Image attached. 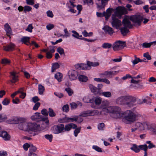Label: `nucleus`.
I'll return each mask as SVG.
<instances>
[{
  "instance_id": "6e6552de",
  "label": "nucleus",
  "mask_w": 156,
  "mask_h": 156,
  "mask_svg": "<svg viewBox=\"0 0 156 156\" xmlns=\"http://www.w3.org/2000/svg\"><path fill=\"white\" fill-rule=\"evenodd\" d=\"M99 113V112L96 110H87L84 111L81 113L80 116L86 117L98 115Z\"/></svg>"
},
{
  "instance_id": "cd10ccee",
  "label": "nucleus",
  "mask_w": 156,
  "mask_h": 156,
  "mask_svg": "<svg viewBox=\"0 0 156 156\" xmlns=\"http://www.w3.org/2000/svg\"><path fill=\"white\" fill-rule=\"evenodd\" d=\"M63 77V75L59 72L55 74V77L59 82L62 81Z\"/></svg>"
},
{
  "instance_id": "7c9ffc66",
  "label": "nucleus",
  "mask_w": 156,
  "mask_h": 156,
  "mask_svg": "<svg viewBox=\"0 0 156 156\" xmlns=\"http://www.w3.org/2000/svg\"><path fill=\"white\" fill-rule=\"evenodd\" d=\"M83 101L85 103H93L94 101V98H92V99H90L89 97H86L83 98Z\"/></svg>"
},
{
  "instance_id": "0eeeda50",
  "label": "nucleus",
  "mask_w": 156,
  "mask_h": 156,
  "mask_svg": "<svg viewBox=\"0 0 156 156\" xmlns=\"http://www.w3.org/2000/svg\"><path fill=\"white\" fill-rule=\"evenodd\" d=\"M112 18L111 23L112 27L117 29H119L122 25L121 21L116 18L114 15H112Z\"/></svg>"
},
{
  "instance_id": "dca6fc26",
  "label": "nucleus",
  "mask_w": 156,
  "mask_h": 156,
  "mask_svg": "<svg viewBox=\"0 0 156 156\" xmlns=\"http://www.w3.org/2000/svg\"><path fill=\"white\" fill-rule=\"evenodd\" d=\"M4 26L6 35L10 38V35H12V32L10 26L8 23H6Z\"/></svg>"
},
{
  "instance_id": "de8ad7c7",
  "label": "nucleus",
  "mask_w": 156,
  "mask_h": 156,
  "mask_svg": "<svg viewBox=\"0 0 156 156\" xmlns=\"http://www.w3.org/2000/svg\"><path fill=\"white\" fill-rule=\"evenodd\" d=\"M58 121L60 123L68 122L67 117H65L62 118H60L58 119Z\"/></svg>"
},
{
  "instance_id": "7ed1b4c3",
  "label": "nucleus",
  "mask_w": 156,
  "mask_h": 156,
  "mask_svg": "<svg viewBox=\"0 0 156 156\" xmlns=\"http://www.w3.org/2000/svg\"><path fill=\"white\" fill-rule=\"evenodd\" d=\"M111 113V117L115 119H120L123 115V113H122L121 108L116 106H112Z\"/></svg>"
},
{
  "instance_id": "bb28decb",
  "label": "nucleus",
  "mask_w": 156,
  "mask_h": 156,
  "mask_svg": "<svg viewBox=\"0 0 156 156\" xmlns=\"http://www.w3.org/2000/svg\"><path fill=\"white\" fill-rule=\"evenodd\" d=\"M41 125H40V127H41L42 129H44L47 127L49 124V121L48 120H47L46 121H44L42 120L41 121Z\"/></svg>"
},
{
  "instance_id": "13d9d810",
  "label": "nucleus",
  "mask_w": 156,
  "mask_h": 156,
  "mask_svg": "<svg viewBox=\"0 0 156 156\" xmlns=\"http://www.w3.org/2000/svg\"><path fill=\"white\" fill-rule=\"evenodd\" d=\"M105 127V124L103 123H100L98 126V128L99 130H103Z\"/></svg>"
},
{
  "instance_id": "052dcab7",
  "label": "nucleus",
  "mask_w": 156,
  "mask_h": 156,
  "mask_svg": "<svg viewBox=\"0 0 156 156\" xmlns=\"http://www.w3.org/2000/svg\"><path fill=\"white\" fill-rule=\"evenodd\" d=\"M46 14L48 16L52 18L54 16V15L52 11L50 10H48L46 12Z\"/></svg>"
},
{
  "instance_id": "6ab92c4d",
  "label": "nucleus",
  "mask_w": 156,
  "mask_h": 156,
  "mask_svg": "<svg viewBox=\"0 0 156 156\" xmlns=\"http://www.w3.org/2000/svg\"><path fill=\"white\" fill-rule=\"evenodd\" d=\"M103 29L105 33H107L110 35L114 33L112 28L107 25L105 26L103 28Z\"/></svg>"
},
{
  "instance_id": "c85d7f7f",
  "label": "nucleus",
  "mask_w": 156,
  "mask_h": 156,
  "mask_svg": "<svg viewBox=\"0 0 156 156\" xmlns=\"http://www.w3.org/2000/svg\"><path fill=\"white\" fill-rule=\"evenodd\" d=\"M89 87L92 92L94 93L95 94H98V90L97 87L91 84L89 85Z\"/></svg>"
},
{
  "instance_id": "4468645a",
  "label": "nucleus",
  "mask_w": 156,
  "mask_h": 156,
  "mask_svg": "<svg viewBox=\"0 0 156 156\" xmlns=\"http://www.w3.org/2000/svg\"><path fill=\"white\" fill-rule=\"evenodd\" d=\"M70 80H75L76 79L78 76V73L76 71L71 70H69L68 73Z\"/></svg>"
},
{
  "instance_id": "a211bd4d",
  "label": "nucleus",
  "mask_w": 156,
  "mask_h": 156,
  "mask_svg": "<svg viewBox=\"0 0 156 156\" xmlns=\"http://www.w3.org/2000/svg\"><path fill=\"white\" fill-rule=\"evenodd\" d=\"M75 67L79 69L86 70L89 69L88 66L87 64H80L75 65Z\"/></svg>"
},
{
  "instance_id": "2f4dec72",
  "label": "nucleus",
  "mask_w": 156,
  "mask_h": 156,
  "mask_svg": "<svg viewBox=\"0 0 156 156\" xmlns=\"http://www.w3.org/2000/svg\"><path fill=\"white\" fill-rule=\"evenodd\" d=\"M79 80L80 81L82 82H86L88 80L87 77L84 75H80L78 77Z\"/></svg>"
},
{
  "instance_id": "774afa93",
  "label": "nucleus",
  "mask_w": 156,
  "mask_h": 156,
  "mask_svg": "<svg viewBox=\"0 0 156 156\" xmlns=\"http://www.w3.org/2000/svg\"><path fill=\"white\" fill-rule=\"evenodd\" d=\"M30 144H29L28 143L24 144L23 146V147L24 150L25 151H27L28 148H30Z\"/></svg>"
},
{
  "instance_id": "2eb2a0df",
  "label": "nucleus",
  "mask_w": 156,
  "mask_h": 156,
  "mask_svg": "<svg viewBox=\"0 0 156 156\" xmlns=\"http://www.w3.org/2000/svg\"><path fill=\"white\" fill-rule=\"evenodd\" d=\"M126 98L127 95L119 97L116 99V102L118 104L125 105Z\"/></svg>"
},
{
  "instance_id": "e433bc0d",
  "label": "nucleus",
  "mask_w": 156,
  "mask_h": 156,
  "mask_svg": "<svg viewBox=\"0 0 156 156\" xmlns=\"http://www.w3.org/2000/svg\"><path fill=\"white\" fill-rule=\"evenodd\" d=\"M101 98L100 97H96L94 98V102L96 105H100L101 102Z\"/></svg>"
},
{
  "instance_id": "bf43d9fd",
  "label": "nucleus",
  "mask_w": 156,
  "mask_h": 156,
  "mask_svg": "<svg viewBox=\"0 0 156 156\" xmlns=\"http://www.w3.org/2000/svg\"><path fill=\"white\" fill-rule=\"evenodd\" d=\"M142 45L143 48H148L151 47V43H148L145 42L143 43Z\"/></svg>"
},
{
  "instance_id": "3c124183",
  "label": "nucleus",
  "mask_w": 156,
  "mask_h": 156,
  "mask_svg": "<svg viewBox=\"0 0 156 156\" xmlns=\"http://www.w3.org/2000/svg\"><path fill=\"white\" fill-rule=\"evenodd\" d=\"M148 129L152 132L154 134H156V127H153L150 125V126L148 127Z\"/></svg>"
},
{
  "instance_id": "c9c22d12",
  "label": "nucleus",
  "mask_w": 156,
  "mask_h": 156,
  "mask_svg": "<svg viewBox=\"0 0 156 156\" xmlns=\"http://www.w3.org/2000/svg\"><path fill=\"white\" fill-rule=\"evenodd\" d=\"M45 90L44 87L41 84L38 85L39 93L40 94H42Z\"/></svg>"
},
{
  "instance_id": "1a4fd4ad",
  "label": "nucleus",
  "mask_w": 156,
  "mask_h": 156,
  "mask_svg": "<svg viewBox=\"0 0 156 156\" xmlns=\"http://www.w3.org/2000/svg\"><path fill=\"white\" fill-rule=\"evenodd\" d=\"M64 129V126L62 124L55 125L52 128L53 132L55 134H58L62 132Z\"/></svg>"
},
{
  "instance_id": "ddd939ff",
  "label": "nucleus",
  "mask_w": 156,
  "mask_h": 156,
  "mask_svg": "<svg viewBox=\"0 0 156 156\" xmlns=\"http://www.w3.org/2000/svg\"><path fill=\"white\" fill-rule=\"evenodd\" d=\"M122 23L124 27L130 29L132 28V25L129 21V17L126 16L123 19Z\"/></svg>"
},
{
  "instance_id": "423d86ee",
  "label": "nucleus",
  "mask_w": 156,
  "mask_h": 156,
  "mask_svg": "<svg viewBox=\"0 0 156 156\" xmlns=\"http://www.w3.org/2000/svg\"><path fill=\"white\" fill-rule=\"evenodd\" d=\"M125 46V42L118 41L113 43L112 45V48L114 51H119L122 49Z\"/></svg>"
},
{
  "instance_id": "58836bf2",
  "label": "nucleus",
  "mask_w": 156,
  "mask_h": 156,
  "mask_svg": "<svg viewBox=\"0 0 156 156\" xmlns=\"http://www.w3.org/2000/svg\"><path fill=\"white\" fill-rule=\"evenodd\" d=\"M101 94L102 95L107 98H109L112 96L111 93L109 91L103 92Z\"/></svg>"
},
{
  "instance_id": "aec40b11",
  "label": "nucleus",
  "mask_w": 156,
  "mask_h": 156,
  "mask_svg": "<svg viewBox=\"0 0 156 156\" xmlns=\"http://www.w3.org/2000/svg\"><path fill=\"white\" fill-rule=\"evenodd\" d=\"M112 106H109L107 107L99 108V109H101L102 110L100 112V114H102L103 112H104V114H106L108 113H111L112 109Z\"/></svg>"
},
{
  "instance_id": "c03bdc74",
  "label": "nucleus",
  "mask_w": 156,
  "mask_h": 156,
  "mask_svg": "<svg viewBox=\"0 0 156 156\" xmlns=\"http://www.w3.org/2000/svg\"><path fill=\"white\" fill-rule=\"evenodd\" d=\"M109 105V102L107 101H102L101 104V108L103 107H107Z\"/></svg>"
},
{
  "instance_id": "4d7b16f0",
  "label": "nucleus",
  "mask_w": 156,
  "mask_h": 156,
  "mask_svg": "<svg viewBox=\"0 0 156 156\" xmlns=\"http://www.w3.org/2000/svg\"><path fill=\"white\" fill-rule=\"evenodd\" d=\"M9 100L7 98H5L2 101V104L4 105H7L9 103Z\"/></svg>"
},
{
  "instance_id": "393cba45",
  "label": "nucleus",
  "mask_w": 156,
  "mask_h": 156,
  "mask_svg": "<svg viewBox=\"0 0 156 156\" xmlns=\"http://www.w3.org/2000/svg\"><path fill=\"white\" fill-rule=\"evenodd\" d=\"M11 77L12 80H11V82L12 83H15L18 80V76L16 75V73L14 72L10 73Z\"/></svg>"
},
{
  "instance_id": "f03ea898",
  "label": "nucleus",
  "mask_w": 156,
  "mask_h": 156,
  "mask_svg": "<svg viewBox=\"0 0 156 156\" xmlns=\"http://www.w3.org/2000/svg\"><path fill=\"white\" fill-rule=\"evenodd\" d=\"M26 119L24 118L15 117L13 119V124H18V127L20 130L24 131H28V123Z\"/></svg>"
},
{
  "instance_id": "c756f323",
  "label": "nucleus",
  "mask_w": 156,
  "mask_h": 156,
  "mask_svg": "<svg viewBox=\"0 0 156 156\" xmlns=\"http://www.w3.org/2000/svg\"><path fill=\"white\" fill-rule=\"evenodd\" d=\"M130 149L136 153H138L140 151L139 146H138L134 144L132 145V147H130Z\"/></svg>"
},
{
  "instance_id": "4be33fe9",
  "label": "nucleus",
  "mask_w": 156,
  "mask_h": 156,
  "mask_svg": "<svg viewBox=\"0 0 156 156\" xmlns=\"http://www.w3.org/2000/svg\"><path fill=\"white\" fill-rule=\"evenodd\" d=\"M114 11V10L113 9L109 8L106 10V12H104V14H105L106 20H107L111 16L112 13Z\"/></svg>"
},
{
  "instance_id": "e2e57ef3",
  "label": "nucleus",
  "mask_w": 156,
  "mask_h": 156,
  "mask_svg": "<svg viewBox=\"0 0 156 156\" xmlns=\"http://www.w3.org/2000/svg\"><path fill=\"white\" fill-rule=\"evenodd\" d=\"M31 10V8L29 6H25L24 7V11L25 13L27 11L29 12Z\"/></svg>"
},
{
  "instance_id": "72a5a7b5",
  "label": "nucleus",
  "mask_w": 156,
  "mask_h": 156,
  "mask_svg": "<svg viewBox=\"0 0 156 156\" xmlns=\"http://www.w3.org/2000/svg\"><path fill=\"white\" fill-rule=\"evenodd\" d=\"M87 64L88 66L89 69L91 66L95 67L98 66L99 64L98 62H93L89 61L87 62Z\"/></svg>"
},
{
  "instance_id": "37998d69",
  "label": "nucleus",
  "mask_w": 156,
  "mask_h": 156,
  "mask_svg": "<svg viewBox=\"0 0 156 156\" xmlns=\"http://www.w3.org/2000/svg\"><path fill=\"white\" fill-rule=\"evenodd\" d=\"M37 150L36 147L34 146L32 144H30V147L29 152H35Z\"/></svg>"
},
{
  "instance_id": "20e7f679",
  "label": "nucleus",
  "mask_w": 156,
  "mask_h": 156,
  "mask_svg": "<svg viewBox=\"0 0 156 156\" xmlns=\"http://www.w3.org/2000/svg\"><path fill=\"white\" fill-rule=\"evenodd\" d=\"M114 12L115 16L119 17H121L123 15L127 14V10L124 7L118 6L116 8Z\"/></svg>"
},
{
  "instance_id": "5fc2aeb1",
  "label": "nucleus",
  "mask_w": 156,
  "mask_h": 156,
  "mask_svg": "<svg viewBox=\"0 0 156 156\" xmlns=\"http://www.w3.org/2000/svg\"><path fill=\"white\" fill-rule=\"evenodd\" d=\"M72 32L73 33V34H72V36L75 38H79L80 37H82V35L80 36L78 33L75 30H73Z\"/></svg>"
},
{
  "instance_id": "0e129e2a",
  "label": "nucleus",
  "mask_w": 156,
  "mask_h": 156,
  "mask_svg": "<svg viewBox=\"0 0 156 156\" xmlns=\"http://www.w3.org/2000/svg\"><path fill=\"white\" fill-rule=\"evenodd\" d=\"M10 63V61L7 59H2L1 63L3 64H6Z\"/></svg>"
},
{
  "instance_id": "f3484780",
  "label": "nucleus",
  "mask_w": 156,
  "mask_h": 156,
  "mask_svg": "<svg viewBox=\"0 0 156 156\" xmlns=\"http://www.w3.org/2000/svg\"><path fill=\"white\" fill-rule=\"evenodd\" d=\"M41 116L40 113L36 112L31 117V119L32 120L38 121L42 120Z\"/></svg>"
},
{
  "instance_id": "ea45409f",
  "label": "nucleus",
  "mask_w": 156,
  "mask_h": 156,
  "mask_svg": "<svg viewBox=\"0 0 156 156\" xmlns=\"http://www.w3.org/2000/svg\"><path fill=\"white\" fill-rule=\"evenodd\" d=\"M57 52L59 53V54L61 55H65V53L64 52V50L61 47H58L57 49Z\"/></svg>"
},
{
  "instance_id": "864d4df0",
  "label": "nucleus",
  "mask_w": 156,
  "mask_h": 156,
  "mask_svg": "<svg viewBox=\"0 0 156 156\" xmlns=\"http://www.w3.org/2000/svg\"><path fill=\"white\" fill-rule=\"evenodd\" d=\"M41 114L45 116L48 115V112L45 108L43 109L41 111Z\"/></svg>"
},
{
  "instance_id": "603ef678",
  "label": "nucleus",
  "mask_w": 156,
  "mask_h": 156,
  "mask_svg": "<svg viewBox=\"0 0 156 156\" xmlns=\"http://www.w3.org/2000/svg\"><path fill=\"white\" fill-rule=\"evenodd\" d=\"M81 127H79L75 129L74 131V133L75 136L76 137L77 136L78 134L80 132Z\"/></svg>"
},
{
  "instance_id": "a878e982",
  "label": "nucleus",
  "mask_w": 156,
  "mask_h": 156,
  "mask_svg": "<svg viewBox=\"0 0 156 156\" xmlns=\"http://www.w3.org/2000/svg\"><path fill=\"white\" fill-rule=\"evenodd\" d=\"M30 38V37H23L21 39V41L27 45H29L30 44L29 41Z\"/></svg>"
},
{
  "instance_id": "f8f14e48",
  "label": "nucleus",
  "mask_w": 156,
  "mask_h": 156,
  "mask_svg": "<svg viewBox=\"0 0 156 156\" xmlns=\"http://www.w3.org/2000/svg\"><path fill=\"white\" fill-rule=\"evenodd\" d=\"M40 125L35 123H28V131L30 130L34 132L38 130Z\"/></svg>"
},
{
  "instance_id": "f257e3e1",
  "label": "nucleus",
  "mask_w": 156,
  "mask_h": 156,
  "mask_svg": "<svg viewBox=\"0 0 156 156\" xmlns=\"http://www.w3.org/2000/svg\"><path fill=\"white\" fill-rule=\"evenodd\" d=\"M124 119L126 124H130L136 121L140 115L135 113L130 110H128L123 112Z\"/></svg>"
},
{
  "instance_id": "9d476101",
  "label": "nucleus",
  "mask_w": 156,
  "mask_h": 156,
  "mask_svg": "<svg viewBox=\"0 0 156 156\" xmlns=\"http://www.w3.org/2000/svg\"><path fill=\"white\" fill-rule=\"evenodd\" d=\"M130 20L134 23L137 24L139 26L140 25L141 22L143 20V18L140 16L136 15L131 16Z\"/></svg>"
},
{
  "instance_id": "412c9836",
  "label": "nucleus",
  "mask_w": 156,
  "mask_h": 156,
  "mask_svg": "<svg viewBox=\"0 0 156 156\" xmlns=\"http://www.w3.org/2000/svg\"><path fill=\"white\" fill-rule=\"evenodd\" d=\"M0 136L2 137L5 140H8L10 139V136L5 131H2L0 133Z\"/></svg>"
},
{
  "instance_id": "69168bd1",
  "label": "nucleus",
  "mask_w": 156,
  "mask_h": 156,
  "mask_svg": "<svg viewBox=\"0 0 156 156\" xmlns=\"http://www.w3.org/2000/svg\"><path fill=\"white\" fill-rule=\"evenodd\" d=\"M40 105V103L39 102H37L36 103L33 108V110H36L38 109Z\"/></svg>"
},
{
  "instance_id": "5701e85b",
  "label": "nucleus",
  "mask_w": 156,
  "mask_h": 156,
  "mask_svg": "<svg viewBox=\"0 0 156 156\" xmlns=\"http://www.w3.org/2000/svg\"><path fill=\"white\" fill-rule=\"evenodd\" d=\"M15 45L12 43H10L6 46H3V49L6 51H12L14 49Z\"/></svg>"
},
{
  "instance_id": "473e14b6",
  "label": "nucleus",
  "mask_w": 156,
  "mask_h": 156,
  "mask_svg": "<svg viewBox=\"0 0 156 156\" xmlns=\"http://www.w3.org/2000/svg\"><path fill=\"white\" fill-rule=\"evenodd\" d=\"M128 29V28L125 27L120 28L121 33L123 36L126 35V34L129 32Z\"/></svg>"
},
{
  "instance_id": "49530a36",
  "label": "nucleus",
  "mask_w": 156,
  "mask_h": 156,
  "mask_svg": "<svg viewBox=\"0 0 156 156\" xmlns=\"http://www.w3.org/2000/svg\"><path fill=\"white\" fill-rule=\"evenodd\" d=\"M146 143L148 144L147 146L148 148L149 149H151L152 148L155 147V145L151 143L150 141H147L146 142Z\"/></svg>"
},
{
  "instance_id": "09e8293b",
  "label": "nucleus",
  "mask_w": 156,
  "mask_h": 156,
  "mask_svg": "<svg viewBox=\"0 0 156 156\" xmlns=\"http://www.w3.org/2000/svg\"><path fill=\"white\" fill-rule=\"evenodd\" d=\"M112 46L111 44L108 43H105L102 45V47L105 48H110Z\"/></svg>"
},
{
  "instance_id": "8fccbe9b",
  "label": "nucleus",
  "mask_w": 156,
  "mask_h": 156,
  "mask_svg": "<svg viewBox=\"0 0 156 156\" xmlns=\"http://www.w3.org/2000/svg\"><path fill=\"white\" fill-rule=\"evenodd\" d=\"M65 90L67 92L69 96H71L73 94V91L70 88H66Z\"/></svg>"
},
{
  "instance_id": "338daca9",
  "label": "nucleus",
  "mask_w": 156,
  "mask_h": 156,
  "mask_svg": "<svg viewBox=\"0 0 156 156\" xmlns=\"http://www.w3.org/2000/svg\"><path fill=\"white\" fill-rule=\"evenodd\" d=\"M33 28L32 24H30L28 25L27 28L26 29V30L31 32H32V30Z\"/></svg>"
},
{
  "instance_id": "9b49d317",
  "label": "nucleus",
  "mask_w": 156,
  "mask_h": 156,
  "mask_svg": "<svg viewBox=\"0 0 156 156\" xmlns=\"http://www.w3.org/2000/svg\"><path fill=\"white\" fill-rule=\"evenodd\" d=\"M135 126H136L137 128H138V129L140 130H143L146 129H148V127L150 125H148L146 122L142 123L140 122H136L135 123Z\"/></svg>"
},
{
  "instance_id": "4c0bfd02",
  "label": "nucleus",
  "mask_w": 156,
  "mask_h": 156,
  "mask_svg": "<svg viewBox=\"0 0 156 156\" xmlns=\"http://www.w3.org/2000/svg\"><path fill=\"white\" fill-rule=\"evenodd\" d=\"M59 67V65L57 63H55L53 64L51 67V72H53L55 69L58 68Z\"/></svg>"
},
{
  "instance_id": "a18cd8bd",
  "label": "nucleus",
  "mask_w": 156,
  "mask_h": 156,
  "mask_svg": "<svg viewBox=\"0 0 156 156\" xmlns=\"http://www.w3.org/2000/svg\"><path fill=\"white\" fill-rule=\"evenodd\" d=\"M45 138L47 140H48L50 142H51L53 138L52 134H46L44 135Z\"/></svg>"
},
{
  "instance_id": "39448f33",
  "label": "nucleus",
  "mask_w": 156,
  "mask_h": 156,
  "mask_svg": "<svg viewBox=\"0 0 156 156\" xmlns=\"http://www.w3.org/2000/svg\"><path fill=\"white\" fill-rule=\"evenodd\" d=\"M136 98L131 96L127 95L125 105L129 107H131L136 105Z\"/></svg>"
},
{
  "instance_id": "6e6d98bb",
  "label": "nucleus",
  "mask_w": 156,
  "mask_h": 156,
  "mask_svg": "<svg viewBox=\"0 0 156 156\" xmlns=\"http://www.w3.org/2000/svg\"><path fill=\"white\" fill-rule=\"evenodd\" d=\"M93 149L98 152H102L101 148L97 146H93L92 147Z\"/></svg>"
},
{
  "instance_id": "a19ab883",
  "label": "nucleus",
  "mask_w": 156,
  "mask_h": 156,
  "mask_svg": "<svg viewBox=\"0 0 156 156\" xmlns=\"http://www.w3.org/2000/svg\"><path fill=\"white\" fill-rule=\"evenodd\" d=\"M67 4L69 8H74L76 6V5L74 4V2L71 0H69Z\"/></svg>"
},
{
  "instance_id": "79ce46f5",
  "label": "nucleus",
  "mask_w": 156,
  "mask_h": 156,
  "mask_svg": "<svg viewBox=\"0 0 156 156\" xmlns=\"http://www.w3.org/2000/svg\"><path fill=\"white\" fill-rule=\"evenodd\" d=\"M139 147L140 149L144 151V152L147 151V150L148 149L147 146L146 144L143 145H139Z\"/></svg>"
},
{
  "instance_id": "f704fd0d",
  "label": "nucleus",
  "mask_w": 156,
  "mask_h": 156,
  "mask_svg": "<svg viewBox=\"0 0 156 156\" xmlns=\"http://www.w3.org/2000/svg\"><path fill=\"white\" fill-rule=\"evenodd\" d=\"M48 114L49 116L51 117H55L56 115L55 113L51 108H48Z\"/></svg>"
},
{
  "instance_id": "680f3d73",
  "label": "nucleus",
  "mask_w": 156,
  "mask_h": 156,
  "mask_svg": "<svg viewBox=\"0 0 156 156\" xmlns=\"http://www.w3.org/2000/svg\"><path fill=\"white\" fill-rule=\"evenodd\" d=\"M143 56L146 58L148 60H150L151 59V56L149 55L148 52L145 53L143 55Z\"/></svg>"
},
{
  "instance_id": "b1692460",
  "label": "nucleus",
  "mask_w": 156,
  "mask_h": 156,
  "mask_svg": "<svg viewBox=\"0 0 156 156\" xmlns=\"http://www.w3.org/2000/svg\"><path fill=\"white\" fill-rule=\"evenodd\" d=\"M76 128H77V126L76 125L71 123L66 125L65 127H64V129L65 131H69L72 128L74 129Z\"/></svg>"
}]
</instances>
